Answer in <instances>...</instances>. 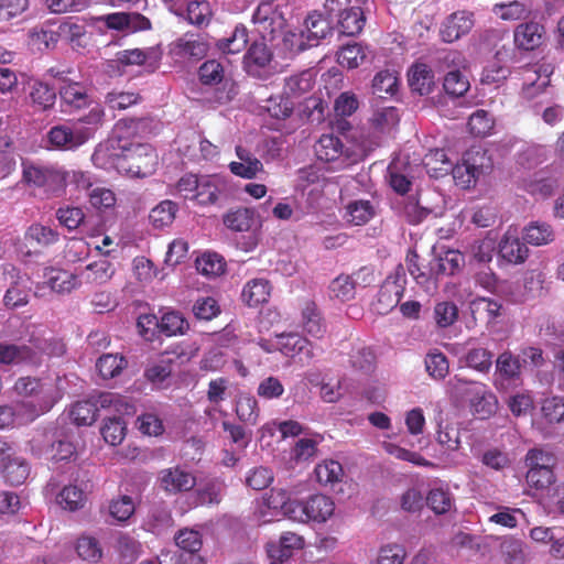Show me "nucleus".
Here are the masks:
<instances>
[{"instance_id": "nucleus-38", "label": "nucleus", "mask_w": 564, "mask_h": 564, "mask_svg": "<svg viewBox=\"0 0 564 564\" xmlns=\"http://www.w3.org/2000/svg\"><path fill=\"white\" fill-rule=\"evenodd\" d=\"M429 508L437 516L451 512L455 507L452 494L443 488H433L425 497Z\"/></svg>"}, {"instance_id": "nucleus-27", "label": "nucleus", "mask_w": 564, "mask_h": 564, "mask_svg": "<svg viewBox=\"0 0 564 564\" xmlns=\"http://www.w3.org/2000/svg\"><path fill=\"white\" fill-rule=\"evenodd\" d=\"M271 289V284L267 279H252L245 284L241 299L249 307H257L269 301Z\"/></svg>"}, {"instance_id": "nucleus-56", "label": "nucleus", "mask_w": 564, "mask_h": 564, "mask_svg": "<svg viewBox=\"0 0 564 564\" xmlns=\"http://www.w3.org/2000/svg\"><path fill=\"white\" fill-rule=\"evenodd\" d=\"M316 479L322 485L335 484L341 480L344 469L337 460L328 459L315 467Z\"/></svg>"}, {"instance_id": "nucleus-34", "label": "nucleus", "mask_w": 564, "mask_h": 564, "mask_svg": "<svg viewBox=\"0 0 564 564\" xmlns=\"http://www.w3.org/2000/svg\"><path fill=\"white\" fill-rule=\"evenodd\" d=\"M315 153L321 161L336 162L344 154V144L333 134H323L315 145Z\"/></svg>"}, {"instance_id": "nucleus-8", "label": "nucleus", "mask_w": 564, "mask_h": 564, "mask_svg": "<svg viewBox=\"0 0 564 564\" xmlns=\"http://www.w3.org/2000/svg\"><path fill=\"white\" fill-rule=\"evenodd\" d=\"M159 487L169 495L187 492L196 486V477L180 466L164 468L158 476Z\"/></svg>"}, {"instance_id": "nucleus-33", "label": "nucleus", "mask_w": 564, "mask_h": 564, "mask_svg": "<svg viewBox=\"0 0 564 564\" xmlns=\"http://www.w3.org/2000/svg\"><path fill=\"white\" fill-rule=\"evenodd\" d=\"M101 409L112 410L120 416H131L135 413V405L130 398L113 392H101L97 398Z\"/></svg>"}, {"instance_id": "nucleus-16", "label": "nucleus", "mask_w": 564, "mask_h": 564, "mask_svg": "<svg viewBox=\"0 0 564 564\" xmlns=\"http://www.w3.org/2000/svg\"><path fill=\"white\" fill-rule=\"evenodd\" d=\"M474 26L473 13L456 11L452 13L441 28L443 41L452 43L466 35Z\"/></svg>"}, {"instance_id": "nucleus-57", "label": "nucleus", "mask_w": 564, "mask_h": 564, "mask_svg": "<svg viewBox=\"0 0 564 564\" xmlns=\"http://www.w3.org/2000/svg\"><path fill=\"white\" fill-rule=\"evenodd\" d=\"M398 89V77L394 72L383 69L378 72L372 79L373 94L383 98V95L393 96Z\"/></svg>"}, {"instance_id": "nucleus-32", "label": "nucleus", "mask_w": 564, "mask_h": 564, "mask_svg": "<svg viewBox=\"0 0 564 564\" xmlns=\"http://www.w3.org/2000/svg\"><path fill=\"white\" fill-rule=\"evenodd\" d=\"M376 216V206L368 199H355L346 206V219L355 226H364Z\"/></svg>"}, {"instance_id": "nucleus-50", "label": "nucleus", "mask_w": 564, "mask_h": 564, "mask_svg": "<svg viewBox=\"0 0 564 564\" xmlns=\"http://www.w3.org/2000/svg\"><path fill=\"white\" fill-rule=\"evenodd\" d=\"M148 127L144 118H123L120 119L116 126L115 131L120 144L127 143L130 138L137 137L141 131Z\"/></svg>"}, {"instance_id": "nucleus-28", "label": "nucleus", "mask_w": 564, "mask_h": 564, "mask_svg": "<svg viewBox=\"0 0 564 564\" xmlns=\"http://www.w3.org/2000/svg\"><path fill=\"white\" fill-rule=\"evenodd\" d=\"M116 269L107 259H100L86 265L80 276L83 281L90 285H102L109 282Z\"/></svg>"}, {"instance_id": "nucleus-63", "label": "nucleus", "mask_w": 564, "mask_h": 564, "mask_svg": "<svg viewBox=\"0 0 564 564\" xmlns=\"http://www.w3.org/2000/svg\"><path fill=\"white\" fill-rule=\"evenodd\" d=\"M541 412L550 424L564 421V398L557 395L545 398L542 401Z\"/></svg>"}, {"instance_id": "nucleus-45", "label": "nucleus", "mask_w": 564, "mask_h": 564, "mask_svg": "<svg viewBox=\"0 0 564 564\" xmlns=\"http://www.w3.org/2000/svg\"><path fill=\"white\" fill-rule=\"evenodd\" d=\"M314 77L310 70L291 75L285 78L284 95L300 96L312 90L314 86Z\"/></svg>"}, {"instance_id": "nucleus-3", "label": "nucleus", "mask_w": 564, "mask_h": 564, "mask_svg": "<svg viewBox=\"0 0 564 564\" xmlns=\"http://www.w3.org/2000/svg\"><path fill=\"white\" fill-rule=\"evenodd\" d=\"M70 67H51L47 74L58 82V94L62 104L68 111H79L94 104L91 88L88 84L75 80Z\"/></svg>"}, {"instance_id": "nucleus-48", "label": "nucleus", "mask_w": 564, "mask_h": 564, "mask_svg": "<svg viewBox=\"0 0 564 564\" xmlns=\"http://www.w3.org/2000/svg\"><path fill=\"white\" fill-rule=\"evenodd\" d=\"M59 40L68 42L73 47L84 46L83 39L86 36L87 30L84 23L74 22L67 19L58 26Z\"/></svg>"}, {"instance_id": "nucleus-19", "label": "nucleus", "mask_w": 564, "mask_h": 564, "mask_svg": "<svg viewBox=\"0 0 564 564\" xmlns=\"http://www.w3.org/2000/svg\"><path fill=\"white\" fill-rule=\"evenodd\" d=\"M411 90L420 96L430 95L435 88L434 72L425 63H414L408 72Z\"/></svg>"}, {"instance_id": "nucleus-61", "label": "nucleus", "mask_w": 564, "mask_h": 564, "mask_svg": "<svg viewBox=\"0 0 564 564\" xmlns=\"http://www.w3.org/2000/svg\"><path fill=\"white\" fill-rule=\"evenodd\" d=\"M88 400L77 401L70 410V416L77 425H91L97 417L98 406Z\"/></svg>"}, {"instance_id": "nucleus-21", "label": "nucleus", "mask_w": 564, "mask_h": 564, "mask_svg": "<svg viewBox=\"0 0 564 564\" xmlns=\"http://www.w3.org/2000/svg\"><path fill=\"white\" fill-rule=\"evenodd\" d=\"M1 271L3 279L9 278L11 281V286L3 296L6 307L15 308L25 305L28 303V291L19 285V270L13 264L7 263L1 267Z\"/></svg>"}, {"instance_id": "nucleus-5", "label": "nucleus", "mask_w": 564, "mask_h": 564, "mask_svg": "<svg viewBox=\"0 0 564 564\" xmlns=\"http://www.w3.org/2000/svg\"><path fill=\"white\" fill-rule=\"evenodd\" d=\"M334 501L323 494L312 495L305 500H293V507L289 510L292 520L303 523L310 521L326 522L334 514Z\"/></svg>"}, {"instance_id": "nucleus-13", "label": "nucleus", "mask_w": 564, "mask_h": 564, "mask_svg": "<svg viewBox=\"0 0 564 564\" xmlns=\"http://www.w3.org/2000/svg\"><path fill=\"white\" fill-rule=\"evenodd\" d=\"M303 536L294 532H283L278 541L267 543V553L272 563H283L289 560L295 551L303 549Z\"/></svg>"}, {"instance_id": "nucleus-43", "label": "nucleus", "mask_w": 564, "mask_h": 564, "mask_svg": "<svg viewBox=\"0 0 564 564\" xmlns=\"http://www.w3.org/2000/svg\"><path fill=\"white\" fill-rule=\"evenodd\" d=\"M263 109L273 119L286 120L293 113L294 104L290 100L288 96L276 95L271 96L265 100Z\"/></svg>"}, {"instance_id": "nucleus-36", "label": "nucleus", "mask_w": 564, "mask_h": 564, "mask_svg": "<svg viewBox=\"0 0 564 564\" xmlns=\"http://www.w3.org/2000/svg\"><path fill=\"white\" fill-rule=\"evenodd\" d=\"M79 284L77 275L59 269H51L47 278L50 289L58 294L72 292Z\"/></svg>"}, {"instance_id": "nucleus-40", "label": "nucleus", "mask_w": 564, "mask_h": 564, "mask_svg": "<svg viewBox=\"0 0 564 564\" xmlns=\"http://www.w3.org/2000/svg\"><path fill=\"white\" fill-rule=\"evenodd\" d=\"M273 53L265 44L264 40L254 41L249 47L245 55V63L249 70L254 66L257 68H263L272 61Z\"/></svg>"}, {"instance_id": "nucleus-44", "label": "nucleus", "mask_w": 564, "mask_h": 564, "mask_svg": "<svg viewBox=\"0 0 564 564\" xmlns=\"http://www.w3.org/2000/svg\"><path fill=\"white\" fill-rule=\"evenodd\" d=\"M196 270L206 276H218L225 272L226 262L215 252H205L195 261Z\"/></svg>"}, {"instance_id": "nucleus-24", "label": "nucleus", "mask_w": 564, "mask_h": 564, "mask_svg": "<svg viewBox=\"0 0 564 564\" xmlns=\"http://www.w3.org/2000/svg\"><path fill=\"white\" fill-rule=\"evenodd\" d=\"M561 186V177L557 173L540 172L533 178L524 182V188L531 195L543 198L550 197Z\"/></svg>"}, {"instance_id": "nucleus-49", "label": "nucleus", "mask_w": 564, "mask_h": 564, "mask_svg": "<svg viewBox=\"0 0 564 564\" xmlns=\"http://www.w3.org/2000/svg\"><path fill=\"white\" fill-rule=\"evenodd\" d=\"M366 58V47L358 43L344 45L338 52V63L349 69L359 67Z\"/></svg>"}, {"instance_id": "nucleus-6", "label": "nucleus", "mask_w": 564, "mask_h": 564, "mask_svg": "<svg viewBox=\"0 0 564 564\" xmlns=\"http://www.w3.org/2000/svg\"><path fill=\"white\" fill-rule=\"evenodd\" d=\"M293 500L290 499L289 492L285 489L272 488L267 492L256 509V517L262 524L270 523L279 517H289L291 519V510Z\"/></svg>"}, {"instance_id": "nucleus-22", "label": "nucleus", "mask_w": 564, "mask_h": 564, "mask_svg": "<svg viewBox=\"0 0 564 564\" xmlns=\"http://www.w3.org/2000/svg\"><path fill=\"white\" fill-rule=\"evenodd\" d=\"M236 154L239 162L234 161L229 164V170L234 175L251 180L263 170V164L250 150L241 145H237Z\"/></svg>"}, {"instance_id": "nucleus-17", "label": "nucleus", "mask_w": 564, "mask_h": 564, "mask_svg": "<svg viewBox=\"0 0 564 564\" xmlns=\"http://www.w3.org/2000/svg\"><path fill=\"white\" fill-rule=\"evenodd\" d=\"M61 399V392L52 380H43L32 400L24 405H30L32 419L48 412Z\"/></svg>"}, {"instance_id": "nucleus-30", "label": "nucleus", "mask_w": 564, "mask_h": 564, "mask_svg": "<svg viewBox=\"0 0 564 564\" xmlns=\"http://www.w3.org/2000/svg\"><path fill=\"white\" fill-rule=\"evenodd\" d=\"M304 24L306 39L310 40V44H313L314 46H316L319 41L325 39L332 31L329 19L318 11L310 13L305 19Z\"/></svg>"}, {"instance_id": "nucleus-18", "label": "nucleus", "mask_w": 564, "mask_h": 564, "mask_svg": "<svg viewBox=\"0 0 564 564\" xmlns=\"http://www.w3.org/2000/svg\"><path fill=\"white\" fill-rule=\"evenodd\" d=\"M478 152L476 155L473 153H466L463 156V160L460 163H457L453 169V178L456 183V185L460 186L462 188H469L474 186L478 180V177L482 174V166L481 164H477Z\"/></svg>"}, {"instance_id": "nucleus-11", "label": "nucleus", "mask_w": 564, "mask_h": 564, "mask_svg": "<svg viewBox=\"0 0 564 564\" xmlns=\"http://www.w3.org/2000/svg\"><path fill=\"white\" fill-rule=\"evenodd\" d=\"M546 31L543 24L527 21L517 25L513 32L514 45L522 51H534L543 45Z\"/></svg>"}, {"instance_id": "nucleus-53", "label": "nucleus", "mask_w": 564, "mask_h": 564, "mask_svg": "<svg viewBox=\"0 0 564 564\" xmlns=\"http://www.w3.org/2000/svg\"><path fill=\"white\" fill-rule=\"evenodd\" d=\"M236 413L240 421L254 425L259 417L258 401L250 394H240L236 403Z\"/></svg>"}, {"instance_id": "nucleus-10", "label": "nucleus", "mask_w": 564, "mask_h": 564, "mask_svg": "<svg viewBox=\"0 0 564 564\" xmlns=\"http://www.w3.org/2000/svg\"><path fill=\"white\" fill-rule=\"evenodd\" d=\"M529 252L527 242L520 239L516 229L509 228L498 245L499 257L509 264L524 263L529 258Z\"/></svg>"}, {"instance_id": "nucleus-25", "label": "nucleus", "mask_w": 564, "mask_h": 564, "mask_svg": "<svg viewBox=\"0 0 564 564\" xmlns=\"http://www.w3.org/2000/svg\"><path fill=\"white\" fill-rule=\"evenodd\" d=\"M522 240L534 247L550 245L555 240V231L549 223L532 220L524 226Z\"/></svg>"}, {"instance_id": "nucleus-47", "label": "nucleus", "mask_w": 564, "mask_h": 564, "mask_svg": "<svg viewBox=\"0 0 564 564\" xmlns=\"http://www.w3.org/2000/svg\"><path fill=\"white\" fill-rule=\"evenodd\" d=\"M219 193L220 189L216 180L204 175L197 186L193 200H196L202 206L213 205L217 202Z\"/></svg>"}, {"instance_id": "nucleus-39", "label": "nucleus", "mask_w": 564, "mask_h": 564, "mask_svg": "<svg viewBox=\"0 0 564 564\" xmlns=\"http://www.w3.org/2000/svg\"><path fill=\"white\" fill-rule=\"evenodd\" d=\"M248 44V30L243 25H237L229 37L217 41V48L224 54H237L242 52Z\"/></svg>"}, {"instance_id": "nucleus-15", "label": "nucleus", "mask_w": 564, "mask_h": 564, "mask_svg": "<svg viewBox=\"0 0 564 564\" xmlns=\"http://www.w3.org/2000/svg\"><path fill=\"white\" fill-rule=\"evenodd\" d=\"M209 50L207 41L200 35L186 33L173 43V52L181 58L199 61Z\"/></svg>"}, {"instance_id": "nucleus-41", "label": "nucleus", "mask_w": 564, "mask_h": 564, "mask_svg": "<svg viewBox=\"0 0 564 564\" xmlns=\"http://www.w3.org/2000/svg\"><path fill=\"white\" fill-rule=\"evenodd\" d=\"M402 296V290L394 282H386L377 295V311L381 314L388 313L395 307Z\"/></svg>"}, {"instance_id": "nucleus-58", "label": "nucleus", "mask_w": 564, "mask_h": 564, "mask_svg": "<svg viewBox=\"0 0 564 564\" xmlns=\"http://www.w3.org/2000/svg\"><path fill=\"white\" fill-rule=\"evenodd\" d=\"M464 361L467 367L487 373L492 366V354L482 347L471 348L465 355Z\"/></svg>"}, {"instance_id": "nucleus-59", "label": "nucleus", "mask_w": 564, "mask_h": 564, "mask_svg": "<svg viewBox=\"0 0 564 564\" xmlns=\"http://www.w3.org/2000/svg\"><path fill=\"white\" fill-rule=\"evenodd\" d=\"M329 293L332 297H335L340 302L352 300L356 294L352 276L349 274H340L335 278L329 284Z\"/></svg>"}, {"instance_id": "nucleus-55", "label": "nucleus", "mask_w": 564, "mask_h": 564, "mask_svg": "<svg viewBox=\"0 0 564 564\" xmlns=\"http://www.w3.org/2000/svg\"><path fill=\"white\" fill-rule=\"evenodd\" d=\"M494 118L484 109L475 111L468 119L469 132L478 138L489 135L494 130Z\"/></svg>"}, {"instance_id": "nucleus-42", "label": "nucleus", "mask_w": 564, "mask_h": 564, "mask_svg": "<svg viewBox=\"0 0 564 564\" xmlns=\"http://www.w3.org/2000/svg\"><path fill=\"white\" fill-rule=\"evenodd\" d=\"M496 371L505 380H518L521 376V362L519 357L510 351H503L496 360Z\"/></svg>"}, {"instance_id": "nucleus-7", "label": "nucleus", "mask_w": 564, "mask_h": 564, "mask_svg": "<svg viewBox=\"0 0 564 564\" xmlns=\"http://www.w3.org/2000/svg\"><path fill=\"white\" fill-rule=\"evenodd\" d=\"M252 22L265 40V37L274 39L275 34L284 29L286 20L273 1L262 0L252 15Z\"/></svg>"}, {"instance_id": "nucleus-37", "label": "nucleus", "mask_w": 564, "mask_h": 564, "mask_svg": "<svg viewBox=\"0 0 564 564\" xmlns=\"http://www.w3.org/2000/svg\"><path fill=\"white\" fill-rule=\"evenodd\" d=\"M178 210L177 205L170 200H162L151 209L149 220L154 228L162 229L172 225Z\"/></svg>"}, {"instance_id": "nucleus-4", "label": "nucleus", "mask_w": 564, "mask_h": 564, "mask_svg": "<svg viewBox=\"0 0 564 564\" xmlns=\"http://www.w3.org/2000/svg\"><path fill=\"white\" fill-rule=\"evenodd\" d=\"M69 173L54 166H25L23 178L28 184L43 188L48 196L59 197L65 194Z\"/></svg>"}, {"instance_id": "nucleus-2", "label": "nucleus", "mask_w": 564, "mask_h": 564, "mask_svg": "<svg viewBox=\"0 0 564 564\" xmlns=\"http://www.w3.org/2000/svg\"><path fill=\"white\" fill-rule=\"evenodd\" d=\"M119 148L121 152L113 158V165L119 173L131 177H147L154 173L158 153L149 143H123Z\"/></svg>"}, {"instance_id": "nucleus-35", "label": "nucleus", "mask_w": 564, "mask_h": 564, "mask_svg": "<svg viewBox=\"0 0 564 564\" xmlns=\"http://www.w3.org/2000/svg\"><path fill=\"white\" fill-rule=\"evenodd\" d=\"M337 21L339 32L347 36L358 35L365 28L366 18L360 7L355 6L346 10Z\"/></svg>"}, {"instance_id": "nucleus-20", "label": "nucleus", "mask_w": 564, "mask_h": 564, "mask_svg": "<svg viewBox=\"0 0 564 564\" xmlns=\"http://www.w3.org/2000/svg\"><path fill=\"white\" fill-rule=\"evenodd\" d=\"M257 223L256 210L248 207L231 208L223 216L224 226L234 232H249Z\"/></svg>"}, {"instance_id": "nucleus-52", "label": "nucleus", "mask_w": 564, "mask_h": 564, "mask_svg": "<svg viewBox=\"0 0 564 564\" xmlns=\"http://www.w3.org/2000/svg\"><path fill=\"white\" fill-rule=\"evenodd\" d=\"M126 366V358L117 354H105L96 362V368L104 379L115 378Z\"/></svg>"}, {"instance_id": "nucleus-60", "label": "nucleus", "mask_w": 564, "mask_h": 564, "mask_svg": "<svg viewBox=\"0 0 564 564\" xmlns=\"http://www.w3.org/2000/svg\"><path fill=\"white\" fill-rule=\"evenodd\" d=\"M86 497L77 486H65L57 496V502L63 509L76 511L84 507Z\"/></svg>"}, {"instance_id": "nucleus-14", "label": "nucleus", "mask_w": 564, "mask_h": 564, "mask_svg": "<svg viewBox=\"0 0 564 564\" xmlns=\"http://www.w3.org/2000/svg\"><path fill=\"white\" fill-rule=\"evenodd\" d=\"M188 141L189 143L181 144L178 147V151L183 158L187 159L189 162L199 164L204 161H210L219 155L218 147L207 139L197 137L193 133Z\"/></svg>"}, {"instance_id": "nucleus-29", "label": "nucleus", "mask_w": 564, "mask_h": 564, "mask_svg": "<svg viewBox=\"0 0 564 564\" xmlns=\"http://www.w3.org/2000/svg\"><path fill=\"white\" fill-rule=\"evenodd\" d=\"M1 474L6 484L20 486L24 484L30 475V465L22 457L11 456L2 464Z\"/></svg>"}, {"instance_id": "nucleus-54", "label": "nucleus", "mask_w": 564, "mask_h": 564, "mask_svg": "<svg viewBox=\"0 0 564 564\" xmlns=\"http://www.w3.org/2000/svg\"><path fill=\"white\" fill-rule=\"evenodd\" d=\"M176 545L180 547L177 553L187 556L191 555H199L198 552L202 549V538L200 534L195 530H181L178 534L175 536Z\"/></svg>"}, {"instance_id": "nucleus-12", "label": "nucleus", "mask_w": 564, "mask_h": 564, "mask_svg": "<svg viewBox=\"0 0 564 564\" xmlns=\"http://www.w3.org/2000/svg\"><path fill=\"white\" fill-rule=\"evenodd\" d=\"M50 143L58 150H74L83 145L89 138L87 129L74 130L67 124H57L48 131Z\"/></svg>"}, {"instance_id": "nucleus-9", "label": "nucleus", "mask_w": 564, "mask_h": 564, "mask_svg": "<svg viewBox=\"0 0 564 564\" xmlns=\"http://www.w3.org/2000/svg\"><path fill=\"white\" fill-rule=\"evenodd\" d=\"M442 61L447 65H453L454 68L448 70L444 77L443 87L447 95L453 97H460L469 89V82L465 75L458 69L463 64L464 58L457 51H448L442 57Z\"/></svg>"}, {"instance_id": "nucleus-62", "label": "nucleus", "mask_w": 564, "mask_h": 564, "mask_svg": "<svg viewBox=\"0 0 564 564\" xmlns=\"http://www.w3.org/2000/svg\"><path fill=\"white\" fill-rule=\"evenodd\" d=\"M31 100L42 110L52 108L56 100L55 88L43 82H35L30 93Z\"/></svg>"}, {"instance_id": "nucleus-46", "label": "nucleus", "mask_w": 564, "mask_h": 564, "mask_svg": "<svg viewBox=\"0 0 564 564\" xmlns=\"http://www.w3.org/2000/svg\"><path fill=\"white\" fill-rule=\"evenodd\" d=\"M187 20L196 26H207L213 19V9L207 0L191 1L187 4Z\"/></svg>"}, {"instance_id": "nucleus-1", "label": "nucleus", "mask_w": 564, "mask_h": 564, "mask_svg": "<svg viewBox=\"0 0 564 564\" xmlns=\"http://www.w3.org/2000/svg\"><path fill=\"white\" fill-rule=\"evenodd\" d=\"M447 388L451 398L467 402L470 413L477 419L486 420L496 413L498 400L487 384L454 376Z\"/></svg>"}, {"instance_id": "nucleus-64", "label": "nucleus", "mask_w": 564, "mask_h": 564, "mask_svg": "<svg viewBox=\"0 0 564 564\" xmlns=\"http://www.w3.org/2000/svg\"><path fill=\"white\" fill-rule=\"evenodd\" d=\"M405 557L406 551L403 545L388 543L379 549L373 564H403Z\"/></svg>"}, {"instance_id": "nucleus-23", "label": "nucleus", "mask_w": 564, "mask_h": 564, "mask_svg": "<svg viewBox=\"0 0 564 564\" xmlns=\"http://www.w3.org/2000/svg\"><path fill=\"white\" fill-rule=\"evenodd\" d=\"M302 328L307 335L322 339L326 334L325 321L313 301H306L302 307Z\"/></svg>"}, {"instance_id": "nucleus-26", "label": "nucleus", "mask_w": 564, "mask_h": 564, "mask_svg": "<svg viewBox=\"0 0 564 564\" xmlns=\"http://www.w3.org/2000/svg\"><path fill=\"white\" fill-rule=\"evenodd\" d=\"M106 25L109 29L123 31V30H148L151 28L149 19L140 13H126L116 12L108 14L105 19Z\"/></svg>"}, {"instance_id": "nucleus-31", "label": "nucleus", "mask_w": 564, "mask_h": 564, "mask_svg": "<svg viewBox=\"0 0 564 564\" xmlns=\"http://www.w3.org/2000/svg\"><path fill=\"white\" fill-rule=\"evenodd\" d=\"M280 350L284 356H295L304 354L306 358L314 357L313 345L299 334H286L279 337Z\"/></svg>"}, {"instance_id": "nucleus-51", "label": "nucleus", "mask_w": 564, "mask_h": 564, "mask_svg": "<svg viewBox=\"0 0 564 564\" xmlns=\"http://www.w3.org/2000/svg\"><path fill=\"white\" fill-rule=\"evenodd\" d=\"M33 355L26 345H14L0 343V362L4 365L30 364Z\"/></svg>"}]
</instances>
